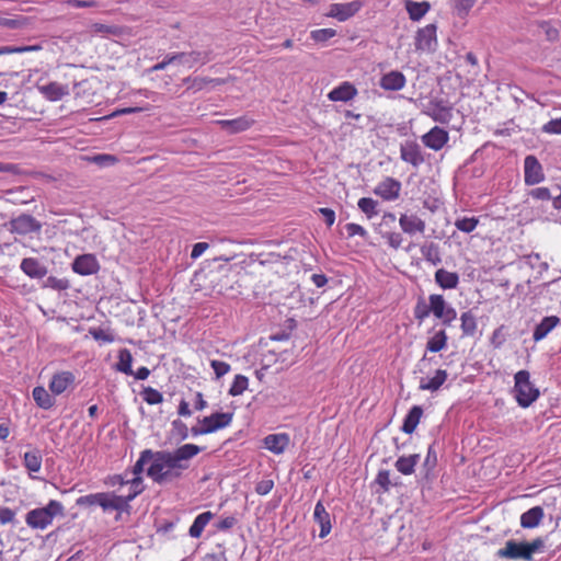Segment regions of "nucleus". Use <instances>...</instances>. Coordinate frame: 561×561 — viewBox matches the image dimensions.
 Listing matches in <instances>:
<instances>
[{"mask_svg":"<svg viewBox=\"0 0 561 561\" xmlns=\"http://www.w3.org/2000/svg\"><path fill=\"white\" fill-rule=\"evenodd\" d=\"M423 145L434 151H439L449 140V134L442 127L434 126L421 137Z\"/></svg>","mask_w":561,"mask_h":561,"instance_id":"9d476101","label":"nucleus"},{"mask_svg":"<svg viewBox=\"0 0 561 561\" xmlns=\"http://www.w3.org/2000/svg\"><path fill=\"white\" fill-rule=\"evenodd\" d=\"M254 121L248 116H240L233 119L218 121V124L231 134H237L249 129Z\"/></svg>","mask_w":561,"mask_h":561,"instance_id":"c85d7f7f","label":"nucleus"},{"mask_svg":"<svg viewBox=\"0 0 561 561\" xmlns=\"http://www.w3.org/2000/svg\"><path fill=\"white\" fill-rule=\"evenodd\" d=\"M64 514V505L50 500L46 506L31 510L25 515V523L32 529L44 530L53 524L56 516Z\"/></svg>","mask_w":561,"mask_h":561,"instance_id":"f03ea898","label":"nucleus"},{"mask_svg":"<svg viewBox=\"0 0 561 561\" xmlns=\"http://www.w3.org/2000/svg\"><path fill=\"white\" fill-rule=\"evenodd\" d=\"M514 397L522 408H527L539 398V389L530 381L528 370H519L514 376Z\"/></svg>","mask_w":561,"mask_h":561,"instance_id":"20e7f679","label":"nucleus"},{"mask_svg":"<svg viewBox=\"0 0 561 561\" xmlns=\"http://www.w3.org/2000/svg\"><path fill=\"white\" fill-rule=\"evenodd\" d=\"M101 503V492L83 495L77 499L76 504L78 506H94Z\"/></svg>","mask_w":561,"mask_h":561,"instance_id":"3c124183","label":"nucleus"},{"mask_svg":"<svg viewBox=\"0 0 561 561\" xmlns=\"http://www.w3.org/2000/svg\"><path fill=\"white\" fill-rule=\"evenodd\" d=\"M133 356L129 350L123 348L118 353V362L115 366L117 371H121L126 375H133L134 371L131 369Z\"/></svg>","mask_w":561,"mask_h":561,"instance_id":"e433bc0d","label":"nucleus"},{"mask_svg":"<svg viewBox=\"0 0 561 561\" xmlns=\"http://www.w3.org/2000/svg\"><path fill=\"white\" fill-rule=\"evenodd\" d=\"M15 517V512L10 507H1L0 508V524L7 525L13 523Z\"/></svg>","mask_w":561,"mask_h":561,"instance_id":"338daca9","label":"nucleus"},{"mask_svg":"<svg viewBox=\"0 0 561 561\" xmlns=\"http://www.w3.org/2000/svg\"><path fill=\"white\" fill-rule=\"evenodd\" d=\"M75 381V376L70 371H61L53 376L49 390L58 396L67 390V388Z\"/></svg>","mask_w":561,"mask_h":561,"instance_id":"393cba45","label":"nucleus"},{"mask_svg":"<svg viewBox=\"0 0 561 561\" xmlns=\"http://www.w3.org/2000/svg\"><path fill=\"white\" fill-rule=\"evenodd\" d=\"M436 24H427L419 28L415 35V48L422 51H433L437 45Z\"/></svg>","mask_w":561,"mask_h":561,"instance_id":"423d86ee","label":"nucleus"},{"mask_svg":"<svg viewBox=\"0 0 561 561\" xmlns=\"http://www.w3.org/2000/svg\"><path fill=\"white\" fill-rule=\"evenodd\" d=\"M39 229V222L31 215L24 214L10 221V230L14 233L27 234L38 231Z\"/></svg>","mask_w":561,"mask_h":561,"instance_id":"2eb2a0df","label":"nucleus"},{"mask_svg":"<svg viewBox=\"0 0 561 561\" xmlns=\"http://www.w3.org/2000/svg\"><path fill=\"white\" fill-rule=\"evenodd\" d=\"M430 3L426 1L416 2L408 0L405 2V9L412 21H420L430 10Z\"/></svg>","mask_w":561,"mask_h":561,"instance_id":"72a5a7b5","label":"nucleus"},{"mask_svg":"<svg viewBox=\"0 0 561 561\" xmlns=\"http://www.w3.org/2000/svg\"><path fill=\"white\" fill-rule=\"evenodd\" d=\"M33 399L36 404L45 410L50 409L55 401L53 397L48 393V391L44 387H35L32 392Z\"/></svg>","mask_w":561,"mask_h":561,"instance_id":"f704fd0d","label":"nucleus"},{"mask_svg":"<svg viewBox=\"0 0 561 561\" xmlns=\"http://www.w3.org/2000/svg\"><path fill=\"white\" fill-rule=\"evenodd\" d=\"M70 287V283L67 278H57L55 276H48L44 284L43 288H49L54 290H67Z\"/></svg>","mask_w":561,"mask_h":561,"instance_id":"49530a36","label":"nucleus"},{"mask_svg":"<svg viewBox=\"0 0 561 561\" xmlns=\"http://www.w3.org/2000/svg\"><path fill=\"white\" fill-rule=\"evenodd\" d=\"M379 233L381 234V237L385 240H387V243L390 248H392L394 250H398L399 248H401L403 238L400 232L380 230Z\"/></svg>","mask_w":561,"mask_h":561,"instance_id":"de8ad7c7","label":"nucleus"},{"mask_svg":"<svg viewBox=\"0 0 561 561\" xmlns=\"http://www.w3.org/2000/svg\"><path fill=\"white\" fill-rule=\"evenodd\" d=\"M376 483H378L385 492L389 491L391 485L390 472L388 470L379 471L376 478Z\"/></svg>","mask_w":561,"mask_h":561,"instance_id":"052dcab7","label":"nucleus"},{"mask_svg":"<svg viewBox=\"0 0 561 561\" xmlns=\"http://www.w3.org/2000/svg\"><path fill=\"white\" fill-rule=\"evenodd\" d=\"M423 414V409L420 405H414L410 409L409 413L405 415L401 430L405 434H412Z\"/></svg>","mask_w":561,"mask_h":561,"instance_id":"7c9ffc66","label":"nucleus"},{"mask_svg":"<svg viewBox=\"0 0 561 561\" xmlns=\"http://www.w3.org/2000/svg\"><path fill=\"white\" fill-rule=\"evenodd\" d=\"M421 253L426 261L432 262L433 264L440 261L438 245L433 242L423 244L421 247Z\"/></svg>","mask_w":561,"mask_h":561,"instance_id":"c03bdc74","label":"nucleus"},{"mask_svg":"<svg viewBox=\"0 0 561 561\" xmlns=\"http://www.w3.org/2000/svg\"><path fill=\"white\" fill-rule=\"evenodd\" d=\"M399 226L404 233L411 237L416 233L423 234L426 229L425 221L416 214H402L399 218Z\"/></svg>","mask_w":561,"mask_h":561,"instance_id":"ddd939ff","label":"nucleus"},{"mask_svg":"<svg viewBox=\"0 0 561 561\" xmlns=\"http://www.w3.org/2000/svg\"><path fill=\"white\" fill-rule=\"evenodd\" d=\"M213 517L214 514L209 511L198 514L188 529V535L192 538H199Z\"/></svg>","mask_w":561,"mask_h":561,"instance_id":"2f4dec72","label":"nucleus"},{"mask_svg":"<svg viewBox=\"0 0 561 561\" xmlns=\"http://www.w3.org/2000/svg\"><path fill=\"white\" fill-rule=\"evenodd\" d=\"M25 24L23 18L21 19H11V18H0V26H4L11 30H16L22 27Z\"/></svg>","mask_w":561,"mask_h":561,"instance_id":"680f3d73","label":"nucleus"},{"mask_svg":"<svg viewBox=\"0 0 561 561\" xmlns=\"http://www.w3.org/2000/svg\"><path fill=\"white\" fill-rule=\"evenodd\" d=\"M460 320H461L460 327H461L462 334L467 335V336L474 335L478 324H477V318L472 313V311H466V312L461 313Z\"/></svg>","mask_w":561,"mask_h":561,"instance_id":"4c0bfd02","label":"nucleus"},{"mask_svg":"<svg viewBox=\"0 0 561 561\" xmlns=\"http://www.w3.org/2000/svg\"><path fill=\"white\" fill-rule=\"evenodd\" d=\"M210 367L213 368L217 379L224 377L231 369V366L228 363L218 359H211Z\"/></svg>","mask_w":561,"mask_h":561,"instance_id":"8fccbe9b","label":"nucleus"},{"mask_svg":"<svg viewBox=\"0 0 561 561\" xmlns=\"http://www.w3.org/2000/svg\"><path fill=\"white\" fill-rule=\"evenodd\" d=\"M237 524V518L234 516H227L221 518L215 524V527L219 531H226L231 529Z\"/></svg>","mask_w":561,"mask_h":561,"instance_id":"bf43d9fd","label":"nucleus"},{"mask_svg":"<svg viewBox=\"0 0 561 561\" xmlns=\"http://www.w3.org/2000/svg\"><path fill=\"white\" fill-rule=\"evenodd\" d=\"M435 282L443 289H455L459 284V275L455 272L438 268L435 272Z\"/></svg>","mask_w":561,"mask_h":561,"instance_id":"c756f323","label":"nucleus"},{"mask_svg":"<svg viewBox=\"0 0 561 561\" xmlns=\"http://www.w3.org/2000/svg\"><path fill=\"white\" fill-rule=\"evenodd\" d=\"M426 114L435 122L448 124L453 118V107L443 101L431 103Z\"/></svg>","mask_w":561,"mask_h":561,"instance_id":"6ab92c4d","label":"nucleus"},{"mask_svg":"<svg viewBox=\"0 0 561 561\" xmlns=\"http://www.w3.org/2000/svg\"><path fill=\"white\" fill-rule=\"evenodd\" d=\"M448 374L444 369H437L433 377H422L419 389L422 391L436 392L447 380Z\"/></svg>","mask_w":561,"mask_h":561,"instance_id":"4be33fe9","label":"nucleus"},{"mask_svg":"<svg viewBox=\"0 0 561 561\" xmlns=\"http://www.w3.org/2000/svg\"><path fill=\"white\" fill-rule=\"evenodd\" d=\"M21 271L31 278H43L47 274V267L35 257H25L20 264Z\"/></svg>","mask_w":561,"mask_h":561,"instance_id":"412c9836","label":"nucleus"},{"mask_svg":"<svg viewBox=\"0 0 561 561\" xmlns=\"http://www.w3.org/2000/svg\"><path fill=\"white\" fill-rule=\"evenodd\" d=\"M363 7L360 1H352L345 3H332L327 12V16L344 22L354 16Z\"/></svg>","mask_w":561,"mask_h":561,"instance_id":"1a4fd4ad","label":"nucleus"},{"mask_svg":"<svg viewBox=\"0 0 561 561\" xmlns=\"http://www.w3.org/2000/svg\"><path fill=\"white\" fill-rule=\"evenodd\" d=\"M39 92L49 101L56 102L69 93L68 85L50 82L38 87Z\"/></svg>","mask_w":561,"mask_h":561,"instance_id":"cd10ccee","label":"nucleus"},{"mask_svg":"<svg viewBox=\"0 0 561 561\" xmlns=\"http://www.w3.org/2000/svg\"><path fill=\"white\" fill-rule=\"evenodd\" d=\"M173 65L192 69L196 65H205L210 60V54L205 50L173 53Z\"/></svg>","mask_w":561,"mask_h":561,"instance_id":"39448f33","label":"nucleus"},{"mask_svg":"<svg viewBox=\"0 0 561 561\" xmlns=\"http://www.w3.org/2000/svg\"><path fill=\"white\" fill-rule=\"evenodd\" d=\"M147 463H149V466L152 463L151 449H145L140 453V456L133 468V473L135 474L134 478H140L139 474L144 471V467Z\"/></svg>","mask_w":561,"mask_h":561,"instance_id":"79ce46f5","label":"nucleus"},{"mask_svg":"<svg viewBox=\"0 0 561 561\" xmlns=\"http://www.w3.org/2000/svg\"><path fill=\"white\" fill-rule=\"evenodd\" d=\"M400 158L414 168H419L425 161L422 148L415 140H405L400 145Z\"/></svg>","mask_w":561,"mask_h":561,"instance_id":"0eeeda50","label":"nucleus"},{"mask_svg":"<svg viewBox=\"0 0 561 561\" xmlns=\"http://www.w3.org/2000/svg\"><path fill=\"white\" fill-rule=\"evenodd\" d=\"M401 183L392 178L381 181L374 190V193L385 201H394L399 197Z\"/></svg>","mask_w":561,"mask_h":561,"instance_id":"f3484780","label":"nucleus"},{"mask_svg":"<svg viewBox=\"0 0 561 561\" xmlns=\"http://www.w3.org/2000/svg\"><path fill=\"white\" fill-rule=\"evenodd\" d=\"M273 488H274L273 480L266 479V480H262L256 483L255 492L260 495H266L272 491Z\"/></svg>","mask_w":561,"mask_h":561,"instance_id":"69168bd1","label":"nucleus"},{"mask_svg":"<svg viewBox=\"0 0 561 561\" xmlns=\"http://www.w3.org/2000/svg\"><path fill=\"white\" fill-rule=\"evenodd\" d=\"M448 304L444 299L442 295L433 294L428 297V309L438 319L443 316L444 310L447 308Z\"/></svg>","mask_w":561,"mask_h":561,"instance_id":"58836bf2","label":"nucleus"},{"mask_svg":"<svg viewBox=\"0 0 561 561\" xmlns=\"http://www.w3.org/2000/svg\"><path fill=\"white\" fill-rule=\"evenodd\" d=\"M248 377H245L244 375H236L228 392L232 397H238L241 396L248 389Z\"/></svg>","mask_w":561,"mask_h":561,"instance_id":"ea45409f","label":"nucleus"},{"mask_svg":"<svg viewBox=\"0 0 561 561\" xmlns=\"http://www.w3.org/2000/svg\"><path fill=\"white\" fill-rule=\"evenodd\" d=\"M542 131L547 134H561V117L549 121L542 126Z\"/></svg>","mask_w":561,"mask_h":561,"instance_id":"4d7b16f0","label":"nucleus"},{"mask_svg":"<svg viewBox=\"0 0 561 561\" xmlns=\"http://www.w3.org/2000/svg\"><path fill=\"white\" fill-rule=\"evenodd\" d=\"M431 310L428 309V304L424 300L420 299L414 307V317L421 323L423 322L430 314Z\"/></svg>","mask_w":561,"mask_h":561,"instance_id":"603ef678","label":"nucleus"},{"mask_svg":"<svg viewBox=\"0 0 561 561\" xmlns=\"http://www.w3.org/2000/svg\"><path fill=\"white\" fill-rule=\"evenodd\" d=\"M496 556L507 560H531L527 551L526 542H517L515 540H507L505 546L497 550Z\"/></svg>","mask_w":561,"mask_h":561,"instance_id":"6e6552de","label":"nucleus"},{"mask_svg":"<svg viewBox=\"0 0 561 561\" xmlns=\"http://www.w3.org/2000/svg\"><path fill=\"white\" fill-rule=\"evenodd\" d=\"M71 266L75 273L82 276L93 275L100 270V264L93 254L78 255Z\"/></svg>","mask_w":561,"mask_h":561,"instance_id":"f8f14e48","label":"nucleus"},{"mask_svg":"<svg viewBox=\"0 0 561 561\" xmlns=\"http://www.w3.org/2000/svg\"><path fill=\"white\" fill-rule=\"evenodd\" d=\"M90 333L95 341H102L104 343H112L114 341L112 333L100 328L91 330Z\"/></svg>","mask_w":561,"mask_h":561,"instance_id":"6e6d98bb","label":"nucleus"},{"mask_svg":"<svg viewBox=\"0 0 561 561\" xmlns=\"http://www.w3.org/2000/svg\"><path fill=\"white\" fill-rule=\"evenodd\" d=\"M345 230L350 238L359 236L363 239H367V237H368L367 230L358 224H354V222L346 224Z\"/></svg>","mask_w":561,"mask_h":561,"instance_id":"864d4df0","label":"nucleus"},{"mask_svg":"<svg viewBox=\"0 0 561 561\" xmlns=\"http://www.w3.org/2000/svg\"><path fill=\"white\" fill-rule=\"evenodd\" d=\"M336 35L333 28H319L311 31L310 37L317 43H325Z\"/></svg>","mask_w":561,"mask_h":561,"instance_id":"09e8293b","label":"nucleus"},{"mask_svg":"<svg viewBox=\"0 0 561 561\" xmlns=\"http://www.w3.org/2000/svg\"><path fill=\"white\" fill-rule=\"evenodd\" d=\"M545 517L541 506H534L520 515V526L525 529H534L540 525Z\"/></svg>","mask_w":561,"mask_h":561,"instance_id":"b1692460","label":"nucleus"},{"mask_svg":"<svg viewBox=\"0 0 561 561\" xmlns=\"http://www.w3.org/2000/svg\"><path fill=\"white\" fill-rule=\"evenodd\" d=\"M232 413L216 412L199 420V423L203 424L207 433L210 434L229 426L232 422Z\"/></svg>","mask_w":561,"mask_h":561,"instance_id":"4468645a","label":"nucleus"},{"mask_svg":"<svg viewBox=\"0 0 561 561\" xmlns=\"http://www.w3.org/2000/svg\"><path fill=\"white\" fill-rule=\"evenodd\" d=\"M479 225L477 217H460L455 220V227L465 233L472 232Z\"/></svg>","mask_w":561,"mask_h":561,"instance_id":"a19ab883","label":"nucleus"},{"mask_svg":"<svg viewBox=\"0 0 561 561\" xmlns=\"http://www.w3.org/2000/svg\"><path fill=\"white\" fill-rule=\"evenodd\" d=\"M527 551L529 553L530 559L537 552H541L545 547V541L542 538H536L530 542H526Z\"/></svg>","mask_w":561,"mask_h":561,"instance_id":"13d9d810","label":"nucleus"},{"mask_svg":"<svg viewBox=\"0 0 561 561\" xmlns=\"http://www.w3.org/2000/svg\"><path fill=\"white\" fill-rule=\"evenodd\" d=\"M448 336L445 330L437 331L432 337L427 340L426 351L437 353L446 347Z\"/></svg>","mask_w":561,"mask_h":561,"instance_id":"c9c22d12","label":"nucleus"},{"mask_svg":"<svg viewBox=\"0 0 561 561\" xmlns=\"http://www.w3.org/2000/svg\"><path fill=\"white\" fill-rule=\"evenodd\" d=\"M407 84L405 76L399 70H391L383 73L379 79V87L385 91L397 92Z\"/></svg>","mask_w":561,"mask_h":561,"instance_id":"dca6fc26","label":"nucleus"},{"mask_svg":"<svg viewBox=\"0 0 561 561\" xmlns=\"http://www.w3.org/2000/svg\"><path fill=\"white\" fill-rule=\"evenodd\" d=\"M140 484L141 478H133L131 486L126 494L101 492L100 506L104 512H127L129 508V502L133 501L141 492Z\"/></svg>","mask_w":561,"mask_h":561,"instance_id":"7ed1b4c3","label":"nucleus"},{"mask_svg":"<svg viewBox=\"0 0 561 561\" xmlns=\"http://www.w3.org/2000/svg\"><path fill=\"white\" fill-rule=\"evenodd\" d=\"M140 396L150 405L159 404L163 401L162 393L152 387H145Z\"/></svg>","mask_w":561,"mask_h":561,"instance_id":"a18cd8bd","label":"nucleus"},{"mask_svg":"<svg viewBox=\"0 0 561 561\" xmlns=\"http://www.w3.org/2000/svg\"><path fill=\"white\" fill-rule=\"evenodd\" d=\"M358 94L355 85L344 81L328 93V99L333 102H348Z\"/></svg>","mask_w":561,"mask_h":561,"instance_id":"a211bd4d","label":"nucleus"},{"mask_svg":"<svg viewBox=\"0 0 561 561\" xmlns=\"http://www.w3.org/2000/svg\"><path fill=\"white\" fill-rule=\"evenodd\" d=\"M43 456L38 449H32L23 455V466L28 472L30 478L36 479L34 473L42 469Z\"/></svg>","mask_w":561,"mask_h":561,"instance_id":"a878e982","label":"nucleus"},{"mask_svg":"<svg viewBox=\"0 0 561 561\" xmlns=\"http://www.w3.org/2000/svg\"><path fill=\"white\" fill-rule=\"evenodd\" d=\"M529 195L538 201H549L551 199V194L549 188L547 187H537L529 192Z\"/></svg>","mask_w":561,"mask_h":561,"instance_id":"0e129e2a","label":"nucleus"},{"mask_svg":"<svg viewBox=\"0 0 561 561\" xmlns=\"http://www.w3.org/2000/svg\"><path fill=\"white\" fill-rule=\"evenodd\" d=\"M524 180L527 185H536L545 180L542 167L535 156H527L524 160Z\"/></svg>","mask_w":561,"mask_h":561,"instance_id":"9b49d317","label":"nucleus"},{"mask_svg":"<svg viewBox=\"0 0 561 561\" xmlns=\"http://www.w3.org/2000/svg\"><path fill=\"white\" fill-rule=\"evenodd\" d=\"M313 519L320 526V538L327 537L332 528L330 514L327 512L323 503L318 501L314 511H313Z\"/></svg>","mask_w":561,"mask_h":561,"instance_id":"5701e85b","label":"nucleus"},{"mask_svg":"<svg viewBox=\"0 0 561 561\" xmlns=\"http://www.w3.org/2000/svg\"><path fill=\"white\" fill-rule=\"evenodd\" d=\"M92 161L100 167H110L117 162V158L112 154H96L92 158Z\"/></svg>","mask_w":561,"mask_h":561,"instance_id":"5fc2aeb1","label":"nucleus"},{"mask_svg":"<svg viewBox=\"0 0 561 561\" xmlns=\"http://www.w3.org/2000/svg\"><path fill=\"white\" fill-rule=\"evenodd\" d=\"M457 318V311L454 307L450 305L447 306V308L444 310L443 316L438 319L442 320L444 325H450L451 322Z\"/></svg>","mask_w":561,"mask_h":561,"instance_id":"e2e57ef3","label":"nucleus"},{"mask_svg":"<svg viewBox=\"0 0 561 561\" xmlns=\"http://www.w3.org/2000/svg\"><path fill=\"white\" fill-rule=\"evenodd\" d=\"M377 205L378 203L370 198V197H362L358 203H357V206L358 208L367 216V218H373L374 216L377 215Z\"/></svg>","mask_w":561,"mask_h":561,"instance_id":"37998d69","label":"nucleus"},{"mask_svg":"<svg viewBox=\"0 0 561 561\" xmlns=\"http://www.w3.org/2000/svg\"><path fill=\"white\" fill-rule=\"evenodd\" d=\"M173 55L172 54H168L165 55V57L158 64L153 65L148 71L149 72H154V71H160V70H164L168 66L170 65H173Z\"/></svg>","mask_w":561,"mask_h":561,"instance_id":"774afa93","label":"nucleus"},{"mask_svg":"<svg viewBox=\"0 0 561 561\" xmlns=\"http://www.w3.org/2000/svg\"><path fill=\"white\" fill-rule=\"evenodd\" d=\"M420 458L421 457L419 454L401 456L397 459L394 467L400 473L404 476H410L414 472V468L420 461Z\"/></svg>","mask_w":561,"mask_h":561,"instance_id":"473e14b6","label":"nucleus"},{"mask_svg":"<svg viewBox=\"0 0 561 561\" xmlns=\"http://www.w3.org/2000/svg\"><path fill=\"white\" fill-rule=\"evenodd\" d=\"M264 447L275 455L283 454L290 443L286 433L270 434L264 438Z\"/></svg>","mask_w":561,"mask_h":561,"instance_id":"aec40b11","label":"nucleus"},{"mask_svg":"<svg viewBox=\"0 0 561 561\" xmlns=\"http://www.w3.org/2000/svg\"><path fill=\"white\" fill-rule=\"evenodd\" d=\"M203 450L195 444H184L174 450H152V463L147 476L158 484L180 479L191 466V460Z\"/></svg>","mask_w":561,"mask_h":561,"instance_id":"f257e3e1","label":"nucleus"},{"mask_svg":"<svg viewBox=\"0 0 561 561\" xmlns=\"http://www.w3.org/2000/svg\"><path fill=\"white\" fill-rule=\"evenodd\" d=\"M560 322L557 316L545 317L540 323L536 325L533 332L535 342L543 340Z\"/></svg>","mask_w":561,"mask_h":561,"instance_id":"bb28decb","label":"nucleus"}]
</instances>
